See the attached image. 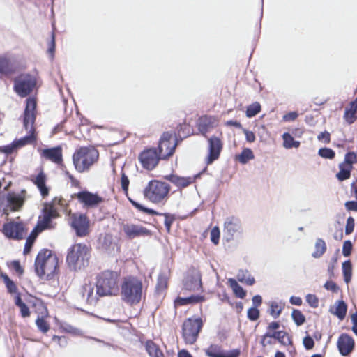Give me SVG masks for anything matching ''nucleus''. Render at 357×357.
I'll use <instances>...</instances> for the list:
<instances>
[{
    "instance_id": "17",
    "label": "nucleus",
    "mask_w": 357,
    "mask_h": 357,
    "mask_svg": "<svg viewBox=\"0 0 357 357\" xmlns=\"http://www.w3.org/2000/svg\"><path fill=\"white\" fill-rule=\"evenodd\" d=\"M123 231L126 236L130 239H133L140 236H149L151 235L150 230L139 225L124 224Z\"/></svg>"
},
{
    "instance_id": "41",
    "label": "nucleus",
    "mask_w": 357,
    "mask_h": 357,
    "mask_svg": "<svg viewBox=\"0 0 357 357\" xmlns=\"http://www.w3.org/2000/svg\"><path fill=\"white\" fill-rule=\"evenodd\" d=\"M261 111V105L259 102H255L250 105L246 109V116L252 118L256 116Z\"/></svg>"
},
{
    "instance_id": "27",
    "label": "nucleus",
    "mask_w": 357,
    "mask_h": 357,
    "mask_svg": "<svg viewBox=\"0 0 357 357\" xmlns=\"http://www.w3.org/2000/svg\"><path fill=\"white\" fill-rule=\"evenodd\" d=\"M267 338H274L278 340L283 345H288L291 344V340L288 334L283 331H279L272 333L267 332L263 335V343L267 340Z\"/></svg>"
},
{
    "instance_id": "57",
    "label": "nucleus",
    "mask_w": 357,
    "mask_h": 357,
    "mask_svg": "<svg viewBox=\"0 0 357 357\" xmlns=\"http://www.w3.org/2000/svg\"><path fill=\"white\" fill-rule=\"evenodd\" d=\"M298 114L296 112H291L284 114L282 120L285 122L294 121L298 117Z\"/></svg>"
},
{
    "instance_id": "31",
    "label": "nucleus",
    "mask_w": 357,
    "mask_h": 357,
    "mask_svg": "<svg viewBox=\"0 0 357 357\" xmlns=\"http://www.w3.org/2000/svg\"><path fill=\"white\" fill-rule=\"evenodd\" d=\"M227 282L236 297L241 299H243L245 297L246 291L238 284L235 279L229 278Z\"/></svg>"
},
{
    "instance_id": "64",
    "label": "nucleus",
    "mask_w": 357,
    "mask_h": 357,
    "mask_svg": "<svg viewBox=\"0 0 357 357\" xmlns=\"http://www.w3.org/2000/svg\"><path fill=\"white\" fill-rule=\"evenodd\" d=\"M240 350L233 349L229 351H225L224 352V357H238L240 355Z\"/></svg>"
},
{
    "instance_id": "34",
    "label": "nucleus",
    "mask_w": 357,
    "mask_h": 357,
    "mask_svg": "<svg viewBox=\"0 0 357 357\" xmlns=\"http://www.w3.org/2000/svg\"><path fill=\"white\" fill-rule=\"evenodd\" d=\"M352 166L347 165L344 163L339 165V172L336 174V177L340 181H344L350 177Z\"/></svg>"
},
{
    "instance_id": "18",
    "label": "nucleus",
    "mask_w": 357,
    "mask_h": 357,
    "mask_svg": "<svg viewBox=\"0 0 357 357\" xmlns=\"http://www.w3.org/2000/svg\"><path fill=\"white\" fill-rule=\"evenodd\" d=\"M208 155L207 156L206 162L209 165L219 158L222 148V144L221 140L215 136L208 138Z\"/></svg>"
},
{
    "instance_id": "2",
    "label": "nucleus",
    "mask_w": 357,
    "mask_h": 357,
    "mask_svg": "<svg viewBox=\"0 0 357 357\" xmlns=\"http://www.w3.org/2000/svg\"><path fill=\"white\" fill-rule=\"evenodd\" d=\"M58 257L49 250H41L35 261L36 274L42 278L52 279L58 271Z\"/></svg>"
},
{
    "instance_id": "6",
    "label": "nucleus",
    "mask_w": 357,
    "mask_h": 357,
    "mask_svg": "<svg viewBox=\"0 0 357 357\" xmlns=\"http://www.w3.org/2000/svg\"><path fill=\"white\" fill-rule=\"evenodd\" d=\"M89 258L88 247L86 245L77 243L69 249L66 262L71 270L77 271L88 266Z\"/></svg>"
},
{
    "instance_id": "40",
    "label": "nucleus",
    "mask_w": 357,
    "mask_h": 357,
    "mask_svg": "<svg viewBox=\"0 0 357 357\" xmlns=\"http://www.w3.org/2000/svg\"><path fill=\"white\" fill-rule=\"evenodd\" d=\"M342 273L344 282L347 284L350 282L352 275V265L349 260L342 263Z\"/></svg>"
},
{
    "instance_id": "1",
    "label": "nucleus",
    "mask_w": 357,
    "mask_h": 357,
    "mask_svg": "<svg viewBox=\"0 0 357 357\" xmlns=\"http://www.w3.org/2000/svg\"><path fill=\"white\" fill-rule=\"evenodd\" d=\"M36 102L33 98L26 100V107L24 112V127L29 131L26 136L14 140L11 144L0 147V151L6 154L12 153L14 151L27 144H33L36 141L33 124L36 120Z\"/></svg>"
},
{
    "instance_id": "39",
    "label": "nucleus",
    "mask_w": 357,
    "mask_h": 357,
    "mask_svg": "<svg viewBox=\"0 0 357 357\" xmlns=\"http://www.w3.org/2000/svg\"><path fill=\"white\" fill-rule=\"evenodd\" d=\"M255 158L252 151L249 148L244 149L242 152L236 156L237 160L241 164H246L249 160Z\"/></svg>"
},
{
    "instance_id": "9",
    "label": "nucleus",
    "mask_w": 357,
    "mask_h": 357,
    "mask_svg": "<svg viewBox=\"0 0 357 357\" xmlns=\"http://www.w3.org/2000/svg\"><path fill=\"white\" fill-rule=\"evenodd\" d=\"M223 238L227 242L240 238L243 234L241 220L236 216L227 217L224 220Z\"/></svg>"
},
{
    "instance_id": "53",
    "label": "nucleus",
    "mask_w": 357,
    "mask_h": 357,
    "mask_svg": "<svg viewBox=\"0 0 357 357\" xmlns=\"http://www.w3.org/2000/svg\"><path fill=\"white\" fill-rule=\"evenodd\" d=\"M353 245L350 241H345L342 246V255L344 257H349L352 250Z\"/></svg>"
},
{
    "instance_id": "14",
    "label": "nucleus",
    "mask_w": 357,
    "mask_h": 357,
    "mask_svg": "<svg viewBox=\"0 0 357 357\" xmlns=\"http://www.w3.org/2000/svg\"><path fill=\"white\" fill-rule=\"evenodd\" d=\"M202 278L199 270L190 268L183 280V289L188 291H199L202 289Z\"/></svg>"
},
{
    "instance_id": "21",
    "label": "nucleus",
    "mask_w": 357,
    "mask_h": 357,
    "mask_svg": "<svg viewBox=\"0 0 357 357\" xmlns=\"http://www.w3.org/2000/svg\"><path fill=\"white\" fill-rule=\"evenodd\" d=\"M217 126V119L214 116H203L197 121L198 130L204 136H206L208 132H211Z\"/></svg>"
},
{
    "instance_id": "38",
    "label": "nucleus",
    "mask_w": 357,
    "mask_h": 357,
    "mask_svg": "<svg viewBox=\"0 0 357 357\" xmlns=\"http://www.w3.org/2000/svg\"><path fill=\"white\" fill-rule=\"evenodd\" d=\"M15 72V68L11 63L6 58H0V73L9 75Z\"/></svg>"
},
{
    "instance_id": "49",
    "label": "nucleus",
    "mask_w": 357,
    "mask_h": 357,
    "mask_svg": "<svg viewBox=\"0 0 357 357\" xmlns=\"http://www.w3.org/2000/svg\"><path fill=\"white\" fill-rule=\"evenodd\" d=\"M160 215H164L165 219V226L168 232L170 231L171 226L174 221L175 220V215L169 213H162Z\"/></svg>"
},
{
    "instance_id": "48",
    "label": "nucleus",
    "mask_w": 357,
    "mask_h": 357,
    "mask_svg": "<svg viewBox=\"0 0 357 357\" xmlns=\"http://www.w3.org/2000/svg\"><path fill=\"white\" fill-rule=\"evenodd\" d=\"M357 162V155L354 152H349L345 154L344 163L347 165L352 166L353 164Z\"/></svg>"
},
{
    "instance_id": "7",
    "label": "nucleus",
    "mask_w": 357,
    "mask_h": 357,
    "mask_svg": "<svg viewBox=\"0 0 357 357\" xmlns=\"http://www.w3.org/2000/svg\"><path fill=\"white\" fill-rule=\"evenodd\" d=\"M61 199L55 198L50 203H47L43 208V216L38 220L37 225L34 229V231L37 233L41 232L45 229H50L55 227V224L53 223L52 220L59 217V206L60 205Z\"/></svg>"
},
{
    "instance_id": "55",
    "label": "nucleus",
    "mask_w": 357,
    "mask_h": 357,
    "mask_svg": "<svg viewBox=\"0 0 357 357\" xmlns=\"http://www.w3.org/2000/svg\"><path fill=\"white\" fill-rule=\"evenodd\" d=\"M167 284V278L165 275L160 274L158 276V282H157V285H156L157 289H159V290L164 289L165 288H166Z\"/></svg>"
},
{
    "instance_id": "13",
    "label": "nucleus",
    "mask_w": 357,
    "mask_h": 357,
    "mask_svg": "<svg viewBox=\"0 0 357 357\" xmlns=\"http://www.w3.org/2000/svg\"><path fill=\"white\" fill-rule=\"evenodd\" d=\"M177 146L175 139L169 132H164L159 142L158 149L161 158L171 156Z\"/></svg>"
},
{
    "instance_id": "50",
    "label": "nucleus",
    "mask_w": 357,
    "mask_h": 357,
    "mask_svg": "<svg viewBox=\"0 0 357 357\" xmlns=\"http://www.w3.org/2000/svg\"><path fill=\"white\" fill-rule=\"evenodd\" d=\"M247 317L250 321H256L259 317V310L257 309V307H252L248 309Z\"/></svg>"
},
{
    "instance_id": "28",
    "label": "nucleus",
    "mask_w": 357,
    "mask_h": 357,
    "mask_svg": "<svg viewBox=\"0 0 357 357\" xmlns=\"http://www.w3.org/2000/svg\"><path fill=\"white\" fill-rule=\"evenodd\" d=\"M33 183L38 187L41 195L45 197L49 194V189L46 186V176L43 171H40L38 174L33 179Z\"/></svg>"
},
{
    "instance_id": "19",
    "label": "nucleus",
    "mask_w": 357,
    "mask_h": 357,
    "mask_svg": "<svg viewBox=\"0 0 357 357\" xmlns=\"http://www.w3.org/2000/svg\"><path fill=\"white\" fill-rule=\"evenodd\" d=\"M77 197L81 203L87 207L96 206L103 201V199L97 194L87 190L79 192L77 194Z\"/></svg>"
},
{
    "instance_id": "20",
    "label": "nucleus",
    "mask_w": 357,
    "mask_h": 357,
    "mask_svg": "<svg viewBox=\"0 0 357 357\" xmlns=\"http://www.w3.org/2000/svg\"><path fill=\"white\" fill-rule=\"evenodd\" d=\"M337 346L340 354L343 356L349 355L354 349V341L351 336L346 333L340 335Z\"/></svg>"
},
{
    "instance_id": "10",
    "label": "nucleus",
    "mask_w": 357,
    "mask_h": 357,
    "mask_svg": "<svg viewBox=\"0 0 357 357\" xmlns=\"http://www.w3.org/2000/svg\"><path fill=\"white\" fill-rule=\"evenodd\" d=\"M203 326L201 318H188L183 324V337L187 344H194Z\"/></svg>"
},
{
    "instance_id": "63",
    "label": "nucleus",
    "mask_w": 357,
    "mask_h": 357,
    "mask_svg": "<svg viewBox=\"0 0 357 357\" xmlns=\"http://www.w3.org/2000/svg\"><path fill=\"white\" fill-rule=\"evenodd\" d=\"M345 208L348 211H353L357 212V200L356 201H348L345 203Z\"/></svg>"
},
{
    "instance_id": "51",
    "label": "nucleus",
    "mask_w": 357,
    "mask_h": 357,
    "mask_svg": "<svg viewBox=\"0 0 357 357\" xmlns=\"http://www.w3.org/2000/svg\"><path fill=\"white\" fill-rule=\"evenodd\" d=\"M354 227H355V220L353 217L349 216L347 219V223H346V226H345V234L346 235L351 234L354 231Z\"/></svg>"
},
{
    "instance_id": "58",
    "label": "nucleus",
    "mask_w": 357,
    "mask_h": 357,
    "mask_svg": "<svg viewBox=\"0 0 357 357\" xmlns=\"http://www.w3.org/2000/svg\"><path fill=\"white\" fill-rule=\"evenodd\" d=\"M303 343L306 349H311L314 345L313 339L309 335L303 338Z\"/></svg>"
},
{
    "instance_id": "24",
    "label": "nucleus",
    "mask_w": 357,
    "mask_h": 357,
    "mask_svg": "<svg viewBox=\"0 0 357 357\" xmlns=\"http://www.w3.org/2000/svg\"><path fill=\"white\" fill-rule=\"evenodd\" d=\"M343 119L349 125L357 120V97L345 107Z\"/></svg>"
},
{
    "instance_id": "61",
    "label": "nucleus",
    "mask_w": 357,
    "mask_h": 357,
    "mask_svg": "<svg viewBox=\"0 0 357 357\" xmlns=\"http://www.w3.org/2000/svg\"><path fill=\"white\" fill-rule=\"evenodd\" d=\"M20 310V314L23 318H26L30 316V310L28 306L24 303L22 305L18 307Z\"/></svg>"
},
{
    "instance_id": "23",
    "label": "nucleus",
    "mask_w": 357,
    "mask_h": 357,
    "mask_svg": "<svg viewBox=\"0 0 357 357\" xmlns=\"http://www.w3.org/2000/svg\"><path fill=\"white\" fill-rule=\"evenodd\" d=\"M199 176L197 174L194 177H183L172 174L165 176V178L178 188H185L192 183Z\"/></svg>"
},
{
    "instance_id": "4",
    "label": "nucleus",
    "mask_w": 357,
    "mask_h": 357,
    "mask_svg": "<svg viewBox=\"0 0 357 357\" xmlns=\"http://www.w3.org/2000/svg\"><path fill=\"white\" fill-rule=\"evenodd\" d=\"M142 282L137 278L133 276L125 278L121 284L122 300L130 305L139 303L142 297Z\"/></svg>"
},
{
    "instance_id": "16",
    "label": "nucleus",
    "mask_w": 357,
    "mask_h": 357,
    "mask_svg": "<svg viewBox=\"0 0 357 357\" xmlns=\"http://www.w3.org/2000/svg\"><path fill=\"white\" fill-rule=\"evenodd\" d=\"M71 226L79 236H85L89 231V221L84 214L73 215Z\"/></svg>"
},
{
    "instance_id": "56",
    "label": "nucleus",
    "mask_w": 357,
    "mask_h": 357,
    "mask_svg": "<svg viewBox=\"0 0 357 357\" xmlns=\"http://www.w3.org/2000/svg\"><path fill=\"white\" fill-rule=\"evenodd\" d=\"M36 235H37V234H34V230H33L32 231V233L31 234V235L26 239V244H25V246H24V253H26V252H29V250L31 249V245H32V243L34 241Z\"/></svg>"
},
{
    "instance_id": "22",
    "label": "nucleus",
    "mask_w": 357,
    "mask_h": 357,
    "mask_svg": "<svg viewBox=\"0 0 357 357\" xmlns=\"http://www.w3.org/2000/svg\"><path fill=\"white\" fill-rule=\"evenodd\" d=\"M25 194L24 190L20 193H9L7 196V207L13 211L20 209L24 204Z\"/></svg>"
},
{
    "instance_id": "35",
    "label": "nucleus",
    "mask_w": 357,
    "mask_h": 357,
    "mask_svg": "<svg viewBox=\"0 0 357 357\" xmlns=\"http://www.w3.org/2000/svg\"><path fill=\"white\" fill-rule=\"evenodd\" d=\"M282 137L283 139V146L285 149H289L299 147L300 142L295 141L294 137L289 132H284Z\"/></svg>"
},
{
    "instance_id": "26",
    "label": "nucleus",
    "mask_w": 357,
    "mask_h": 357,
    "mask_svg": "<svg viewBox=\"0 0 357 357\" xmlns=\"http://www.w3.org/2000/svg\"><path fill=\"white\" fill-rule=\"evenodd\" d=\"M83 297H86V302L90 305H95L98 301L99 297H102L98 294V289L94 291V287L91 284H85L82 290Z\"/></svg>"
},
{
    "instance_id": "62",
    "label": "nucleus",
    "mask_w": 357,
    "mask_h": 357,
    "mask_svg": "<svg viewBox=\"0 0 357 357\" xmlns=\"http://www.w3.org/2000/svg\"><path fill=\"white\" fill-rule=\"evenodd\" d=\"M324 287L327 290H330V291H331L333 292H336L338 290V287L337 286V284L335 282H332V281H327L324 284Z\"/></svg>"
},
{
    "instance_id": "47",
    "label": "nucleus",
    "mask_w": 357,
    "mask_h": 357,
    "mask_svg": "<svg viewBox=\"0 0 357 357\" xmlns=\"http://www.w3.org/2000/svg\"><path fill=\"white\" fill-rule=\"evenodd\" d=\"M282 307L277 302H272L270 307V314L274 318H277L281 314Z\"/></svg>"
},
{
    "instance_id": "32",
    "label": "nucleus",
    "mask_w": 357,
    "mask_h": 357,
    "mask_svg": "<svg viewBox=\"0 0 357 357\" xmlns=\"http://www.w3.org/2000/svg\"><path fill=\"white\" fill-rule=\"evenodd\" d=\"M236 278L240 282L245 283L249 286H252L255 283L254 277L247 270H239Z\"/></svg>"
},
{
    "instance_id": "11",
    "label": "nucleus",
    "mask_w": 357,
    "mask_h": 357,
    "mask_svg": "<svg viewBox=\"0 0 357 357\" xmlns=\"http://www.w3.org/2000/svg\"><path fill=\"white\" fill-rule=\"evenodd\" d=\"M36 82L33 76L22 74L14 79V91L20 97L27 96L36 86Z\"/></svg>"
},
{
    "instance_id": "30",
    "label": "nucleus",
    "mask_w": 357,
    "mask_h": 357,
    "mask_svg": "<svg viewBox=\"0 0 357 357\" xmlns=\"http://www.w3.org/2000/svg\"><path fill=\"white\" fill-rule=\"evenodd\" d=\"M327 247L325 241L322 238H317L314 245V251L312 253V257L315 259L320 258L326 251Z\"/></svg>"
},
{
    "instance_id": "46",
    "label": "nucleus",
    "mask_w": 357,
    "mask_h": 357,
    "mask_svg": "<svg viewBox=\"0 0 357 357\" xmlns=\"http://www.w3.org/2000/svg\"><path fill=\"white\" fill-rule=\"evenodd\" d=\"M61 328L62 329L63 331H65L68 333H71V334L77 335H81V331L79 329L75 328L74 326H73L70 324H68L67 323L61 324Z\"/></svg>"
},
{
    "instance_id": "12",
    "label": "nucleus",
    "mask_w": 357,
    "mask_h": 357,
    "mask_svg": "<svg viewBox=\"0 0 357 357\" xmlns=\"http://www.w3.org/2000/svg\"><path fill=\"white\" fill-rule=\"evenodd\" d=\"M2 232L8 238L14 240L23 239L26 234L24 224L13 221L4 224Z\"/></svg>"
},
{
    "instance_id": "52",
    "label": "nucleus",
    "mask_w": 357,
    "mask_h": 357,
    "mask_svg": "<svg viewBox=\"0 0 357 357\" xmlns=\"http://www.w3.org/2000/svg\"><path fill=\"white\" fill-rule=\"evenodd\" d=\"M306 301L309 305L313 308H316L319 305V299L314 294H307L306 296Z\"/></svg>"
},
{
    "instance_id": "3",
    "label": "nucleus",
    "mask_w": 357,
    "mask_h": 357,
    "mask_svg": "<svg viewBox=\"0 0 357 357\" xmlns=\"http://www.w3.org/2000/svg\"><path fill=\"white\" fill-rule=\"evenodd\" d=\"M99 153L93 146H82L76 149L73 155V163L79 173L88 172L98 161Z\"/></svg>"
},
{
    "instance_id": "15",
    "label": "nucleus",
    "mask_w": 357,
    "mask_h": 357,
    "mask_svg": "<svg viewBox=\"0 0 357 357\" xmlns=\"http://www.w3.org/2000/svg\"><path fill=\"white\" fill-rule=\"evenodd\" d=\"M139 160L144 168L151 170L158 165L160 157L155 149H149L141 153Z\"/></svg>"
},
{
    "instance_id": "44",
    "label": "nucleus",
    "mask_w": 357,
    "mask_h": 357,
    "mask_svg": "<svg viewBox=\"0 0 357 357\" xmlns=\"http://www.w3.org/2000/svg\"><path fill=\"white\" fill-rule=\"evenodd\" d=\"M319 155L326 159H333L335 157V151L329 148H321L318 151Z\"/></svg>"
},
{
    "instance_id": "59",
    "label": "nucleus",
    "mask_w": 357,
    "mask_h": 357,
    "mask_svg": "<svg viewBox=\"0 0 357 357\" xmlns=\"http://www.w3.org/2000/svg\"><path fill=\"white\" fill-rule=\"evenodd\" d=\"M52 340L54 341H57L58 344L61 347H65L68 344V340L65 336L54 335Z\"/></svg>"
},
{
    "instance_id": "43",
    "label": "nucleus",
    "mask_w": 357,
    "mask_h": 357,
    "mask_svg": "<svg viewBox=\"0 0 357 357\" xmlns=\"http://www.w3.org/2000/svg\"><path fill=\"white\" fill-rule=\"evenodd\" d=\"M129 200L136 208H137L139 211H143L149 215H160V213H158L157 211H154L153 209L144 207L142 205H141L138 202L131 199L130 198H129Z\"/></svg>"
},
{
    "instance_id": "29",
    "label": "nucleus",
    "mask_w": 357,
    "mask_h": 357,
    "mask_svg": "<svg viewBox=\"0 0 357 357\" xmlns=\"http://www.w3.org/2000/svg\"><path fill=\"white\" fill-rule=\"evenodd\" d=\"M347 305L342 300L337 301L335 303V310H331L330 312L337 316L340 320H342L347 314Z\"/></svg>"
},
{
    "instance_id": "60",
    "label": "nucleus",
    "mask_w": 357,
    "mask_h": 357,
    "mask_svg": "<svg viewBox=\"0 0 357 357\" xmlns=\"http://www.w3.org/2000/svg\"><path fill=\"white\" fill-rule=\"evenodd\" d=\"M121 183L123 190L127 192L129 185V179L124 173L121 175Z\"/></svg>"
},
{
    "instance_id": "45",
    "label": "nucleus",
    "mask_w": 357,
    "mask_h": 357,
    "mask_svg": "<svg viewBox=\"0 0 357 357\" xmlns=\"http://www.w3.org/2000/svg\"><path fill=\"white\" fill-rule=\"evenodd\" d=\"M38 328L43 333H47L50 329L48 323L43 318L38 317L36 321Z\"/></svg>"
},
{
    "instance_id": "42",
    "label": "nucleus",
    "mask_w": 357,
    "mask_h": 357,
    "mask_svg": "<svg viewBox=\"0 0 357 357\" xmlns=\"http://www.w3.org/2000/svg\"><path fill=\"white\" fill-rule=\"evenodd\" d=\"M291 317L298 326H301L305 321V317L299 310L294 309L291 312Z\"/></svg>"
},
{
    "instance_id": "8",
    "label": "nucleus",
    "mask_w": 357,
    "mask_h": 357,
    "mask_svg": "<svg viewBox=\"0 0 357 357\" xmlns=\"http://www.w3.org/2000/svg\"><path fill=\"white\" fill-rule=\"evenodd\" d=\"M169 190L170 186L168 183L153 180L145 188L144 195L151 202L159 204L167 199Z\"/></svg>"
},
{
    "instance_id": "25",
    "label": "nucleus",
    "mask_w": 357,
    "mask_h": 357,
    "mask_svg": "<svg viewBox=\"0 0 357 357\" xmlns=\"http://www.w3.org/2000/svg\"><path fill=\"white\" fill-rule=\"evenodd\" d=\"M41 155L56 164L62 162V149L60 146L43 149Z\"/></svg>"
},
{
    "instance_id": "37",
    "label": "nucleus",
    "mask_w": 357,
    "mask_h": 357,
    "mask_svg": "<svg viewBox=\"0 0 357 357\" xmlns=\"http://www.w3.org/2000/svg\"><path fill=\"white\" fill-rule=\"evenodd\" d=\"M224 352L225 351L218 344H211L205 350V354L208 357H224Z\"/></svg>"
},
{
    "instance_id": "36",
    "label": "nucleus",
    "mask_w": 357,
    "mask_h": 357,
    "mask_svg": "<svg viewBox=\"0 0 357 357\" xmlns=\"http://www.w3.org/2000/svg\"><path fill=\"white\" fill-rule=\"evenodd\" d=\"M204 301V296L201 295H192L186 298H178L177 303L179 305H183L191 303H198Z\"/></svg>"
},
{
    "instance_id": "5",
    "label": "nucleus",
    "mask_w": 357,
    "mask_h": 357,
    "mask_svg": "<svg viewBox=\"0 0 357 357\" xmlns=\"http://www.w3.org/2000/svg\"><path fill=\"white\" fill-rule=\"evenodd\" d=\"M119 274L112 271H105L96 276V289L101 296L116 295L119 292Z\"/></svg>"
},
{
    "instance_id": "33",
    "label": "nucleus",
    "mask_w": 357,
    "mask_h": 357,
    "mask_svg": "<svg viewBox=\"0 0 357 357\" xmlns=\"http://www.w3.org/2000/svg\"><path fill=\"white\" fill-rule=\"evenodd\" d=\"M146 349L151 357H164L162 351L153 341H147Z\"/></svg>"
},
{
    "instance_id": "54",
    "label": "nucleus",
    "mask_w": 357,
    "mask_h": 357,
    "mask_svg": "<svg viewBox=\"0 0 357 357\" xmlns=\"http://www.w3.org/2000/svg\"><path fill=\"white\" fill-rule=\"evenodd\" d=\"M220 238V229L218 227H214L211 231V240L217 245L219 243Z\"/></svg>"
}]
</instances>
